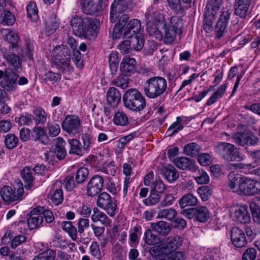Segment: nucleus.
<instances>
[{
	"label": "nucleus",
	"mask_w": 260,
	"mask_h": 260,
	"mask_svg": "<svg viewBox=\"0 0 260 260\" xmlns=\"http://www.w3.org/2000/svg\"><path fill=\"white\" fill-rule=\"evenodd\" d=\"M70 24L75 36L92 40L97 36L100 22L98 19L76 15L71 18Z\"/></svg>",
	"instance_id": "nucleus-1"
},
{
	"label": "nucleus",
	"mask_w": 260,
	"mask_h": 260,
	"mask_svg": "<svg viewBox=\"0 0 260 260\" xmlns=\"http://www.w3.org/2000/svg\"><path fill=\"white\" fill-rule=\"evenodd\" d=\"M146 30L149 35L158 41L163 39L162 27L166 26V19L163 13L149 8L145 14Z\"/></svg>",
	"instance_id": "nucleus-2"
},
{
	"label": "nucleus",
	"mask_w": 260,
	"mask_h": 260,
	"mask_svg": "<svg viewBox=\"0 0 260 260\" xmlns=\"http://www.w3.org/2000/svg\"><path fill=\"white\" fill-rule=\"evenodd\" d=\"M230 187L234 192L244 196H254L260 191V182L239 175L235 176L234 181L229 183Z\"/></svg>",
	"instance_id": "nucleus-3"
},
{
	"label": "nucleus",
	"mask_w": 260,
	"mask_h": 260,
	"mask_svg": "<svg viewBox=\"0 0 260 260\" xmlns=\"http://www.w3.org/2000/svg\"><path fill=\"white\" fill-rule=\"evenodd\" d=\"M122 100L124 107L134 112H140L146 106L145 96L135 88L127 89L123 94Z\"/></svg>",
	"instance_id": "nucleus-4"
},
{
	"label": "nucleus",
	"mask_w": 260,
	"mask_h": 260,
	"mask_svg": "<svg viewBox=\"0 0 260 260\" xmlns=\"http://www.w3.org/2000/svg\"><path fill=\"white\" fill-rule=\"evenodd\" d=\"M167 81L160 76H154L146 80L143 85L145 95L149 99L161 96L166 92Z\"/></svg>",
	"instance_id": "nucleus-5"
},
{
	"label": "nucleus",
	"mask_w": 260,
	"mask_h": 260,
	"mask_svg": "<svg viewBox=\"0 0 260 260\" xmlns=\"http://www.w3.org/2000/svg\"><path fill=\"white\" fill-rule=\"evenodd\" d=\"M70 49L63 45L56 46L52 51L54 64L62 72L73 70L70 64Z\"/></svg>",
	"instance_id": "nucleus-6"
},
{
	"label": "nucleus",
	"mask_w": 260,
	"mask_h": 260,
	"mask_svg": "<svg viewBox=\"0 0 260 260\" xmlns=\"http://www.w3.org/2000/svg\"><path fill=\"white\" fill-rule=\"evenodd\" d=\"M230 216L235 222L247 223L250 221L248 207L242 204H233L229 207Z\"/></svg>",
	"instance_id": "nucleus-7"
},
{
	"label": "nucleus",
	"mask_w": 260,
	"mask_h": 260,
	"mask_svg": "<svg viewBox=\"0 0 260 260\" xmlns=\"http://www.w3.org/2000/svg\"><path fill=\"white\" fill-rule=\"evenodd\" d=\"M62 130L70 135L75 136L80 132L81 123L78 116L67 115L61 122Z\"/></svg>",
	"instance_id": "nucleus-8"
},
{
	"label": "nucleus",
	"mask_w": 260,
	"mask_h": 260,
	"mask_svg": "<svg viewBox=\"0 0 260 260\" xmlns=\"http://www.w3.org/2000/svg\"><path fill=\"white\" fill-rule=\"evenodd\" d=\"M17 186L14 190L9 186H5L1 189V197L4 202L10 203L20 198L24 192L23 187L22 183L17 184Z\"/></svg>",
	"instance_id": "nucleus-9"
},
{
	"label": "nucleus",
	"mask_w": 260,
	"mask_h": 260,
	"mask_svg": "<svg viewBox=\"0 0 260 260\" xmlns=\"http://www.w3.org/2000/svg\"><path fill=\"white\" fill-rule=\"evenodd\" d=\"M97 206L105 210L107 214L112 217L116 213L117 204L111 197L107 192L100 193L97 199Z\"/></svg>",
	"instance_id": "nucleus-10"
},
{
	"label": "nucleus",
	"mask_w": 260,
	"mask_h": 260,
	"mask_svg": "<svg viewBox=\"0 0 260 260\" xmlns=\"http://www.w3.org/2000/svg\"><path fill=\"white\" fill-rule=\"evenodd\" d=\"M18 75L11 69L7 68L5 71V76L1 81L2 87L6 90L12 91L17 87L16 81Z\"/></svg>",
	"instance_id": "nucleus-11"
},
{
	"label": "nucleus",
	"mask_w": 260,
	"mask_h": 260,
	"mask_svg": "<svg viewBox=\"0 0 260 260\" xmlns=\"http://www.w3.org/2000/svg\"><path fill=\"white\" fill-rule=\"evenodd\" d=\"M42 212V208L41 207H37L30 212L27 219L29 230L36 229L42 225L43 222Z\"/></svg>",
	"instance_id": "nucleus-12"
},
{
	"label": "nucleus",
	"mask_w": 260,
	"mask_h": 260,
	"mask_svg": "<svg viewBox=\"0 0 260 260\" xmlns=\"http://www.w3.org/2000/svg\"><path fill=\"white\" fill-rule=\"evenodd\" d=\"M104 179L100 175H94L87 184V193L90 197L98 195L103 187Z\"/></svg>",
	"instance_id": "nucleus-13"
},
{
	"label": "nucleus",
	"mask_w": 260,
	"mask_h": 260,
	"mask_svg": "<svg viewBox=\"0 0 260 260\" xmlns=\"http://www.w3.org/2000/svg\"><path fill=\"white\" fill-rule=\"evenodd\" d=\"M175 21V18L172 17L166 19V26L162 27V30H164V42L166 44L172 43L176 39L177 27L172 25V22Z\"/></svg>",
	"instance_id": "nucleus-14"
},
{
	"label": "nucleus",
	"mask_w": 260,
	"mask_h": 260,
	"mask_svg": "<svg viewBox=\"0 0 260 260\" xmlns=\"http://www.w3.org/2000/svg\"><path fill=\"white\" fill-rule=\"evenodd\" d=\"M127 8L125 0H114L111 6L110 21L115 23L121 14Z\"/></svg>",
	"instance_id": "nucleus-15"
},
{
	"label": "nucleus",
	"mask_w": 260,
	"mask_h": 260,
	"mask_svg": "<svg viewBox=\"0 0 260 260\" xmlns=\"http://www.w3.org/2000/svg\"><path fill=\"white\" fill-rule=\"evenodd\" d=\"M231 239L233 245L237 248L243 247L247 244L244 231L237 227H234L231 230Z\"/></svg>",
	"instance_id": "nucleus-16"
},
{
	"label": "nucleus",
	"mask_w": 260,
	"mask_h": 260,
	"mask_svg": "<svg viewBox=\"0 0 260 260\" xmlns=\"http://www.w3.org/2000/svg\"><path fill=\"white\" fill-rule=\"evenodd\" d=\"M234 141L242 146L245 145H255L257 138L251 133H237L232 136Z\"/></svg>",
	"instance_id": "nucleus-17"
},
{
	"label": "nucleus",
	"mask_w": 260,
	"mask_h": 260,
	"mask_svg": "<svg viewBox=\"0 0 260 260\" xmlns=\"http://www.w3.org/2000/svg\"><path fill=\"white\" fill-rule=\"evenodd\" d=\"M141 24L138 19L131 20L124 28L123 34L124 38H129L136 35L140 34Z\"/></svg>",
	"instance_id": "nucleus-18"
},
{
	"label": "nucleus",
	"mask_w": 260,
	"mask_h": 260,
	"mask_svg": "<svg viewBox=\"0 0 260 260\" xmlns=\"http://www.w3.org/2000/svg\"><path fill=\"white\" fill-rule=\"evenodd\" d=\"M175 166L179 169L188 170L194 172L197 170V166L195 162L191 159L186 157L176 158L173 160Z\"/></svg>",
	"instance_id": "nucleus-19"
},
{
	"label": "nucleus",
	"mask_w": 260,
	"mask_h": 260,
	"mask_svg": "<svg viewBox=\"0 0 260 260\" xmlns=\"http://www.w3.org/2000/svg\"><path fill=\"white\" fill-rule=\"evenodd\" d=\"M136 61L129 56H124L120 63V70L126 75L134 74L136 71Z\"/></svg>",
	"instance_id": "nucleus-20"
},
{
	"label": "nucleus",
	"mask_w": 260,
	"mask_h": 260,
	"mask_svg": "<svg viewBox=\"0 0 260 260\" xmlns=\"http://www.w3.org/2000/svg\"><path fill=\"white\" fill-rule=\"evenodd\" d=\"M13 49L9 48L8 50H6L3 52L4 57L6 59L7 62L14 69L19 72L21 70V63L20 58L18 56L14 54Z\"/></svg>",
	"instance_id": "nucleus-21"
},
{
	"label": "nucleus",
	"mask_w": 260,
	"mask_h": 260,
	"mask_svg": "<svg viewBox=\"0 0 260 260\" xmlns=\"http://www.w3.org/2000/svg\"><path fill=\"white\" fill-rule=\"evenodd\" d=\"M103 0H85L83 9L84 13L93 15L102 9Z\"/></svg>",
	"instance_id": "nucleus-22"
},
{
	"label": "nucleus",
	"mask_w": 260,
	"mask_h": 260,
	"mask_svg": "<svg viewBox=\"0 0 260 260\" xmlns=\"http://www.w3.org/2000/svg\"><path fill=\"white\" fill-rule=\"evenodd\" d=\"M183 238L180 236H174L168 240L167 243L162 245V252L165 254H168L171 251L177 249L182 244Z\"/></svg>",
	"instance_id": "nucleus-23"
},
{
	"label": "nucleus",
	"mask_w": 260,
	"mask_h": 260,
	"mask_svg": "<svg viewBox=\"0 0 260 260\" xmlns=\"http://www.w3.org/2000/svg\"><path fill=\"white\" fill-rule=\"evenodd\" d=\"M32 170L30 167H25L21 171L20 175L23 179L26 189L29 190L33 186L35 177L33 176Z\"/></svg>",
	"instance_id": "nucleus-24"
},
{
	"label": "nucleus",
	"mask_w": 260,
	"mask_h": 260,
	"mask_svg": "<svg viewBox=\"0 0 260 260\" xmlns=\"http://www.w3.org/2000/svg\"><path fill=\"white\" fill-rule=\"evenodd\" d=\"M32 132L35 141H39L44 145L49 143V138L44 128L41 126H35L32 128Z\"/></svg>",
	"instance_id": "nucleus-25"
},
{
	"label": "nucleus",
	"mask_w": 260,
	"mask_h": 260,
	"mask_svg": "<svg viewBox=\"0 0 260 260\" xmlns=\"http://www.w3.org/2000/svg\"><path fill=\"white\" fill-rule=\"evenodd\" d=\"M250 154L254 161V163L247 164H229V169H231L232 167H235V165L238 166L240 168H242L243 169L250 170L252 168H255L256 166L260 164V150L251 152H250Z\"/></svg>",
	"instance_id": "nucleus-26"
},
{
	"label": "nucleus",
	"mask_w": 260,
	"mask_h": 260,
	"mask_svg": "<svg viewBox=\"0 0 260 260\" xmlns=\"http://www.w3.org/2000/svg\"><path fill=\"white\" fill-rule=\"evenodd\" d=\"M250 0H237L235 6V14L241 18H244L247 13Z\"/></svg>",
	"instance_id": "nucleus-27"
},
{
	"label": "nucleus",
	"mask_w": 260,
	"mask_h": 260,
	"mask_svg": "<svg viewBox=\"0 0 260 260\" xmlns=\"http://www.w3.org/2000/svg\"><path fill=\"white\" fill-rule=\"evenodd\" d=\"M1 32L5 37L6 41L10 44L9 46V48H15L16 49L17 47L15 46V44L19 40L18 34L15 31L10 29L2 30Z\"/></svg>",
	"instance_id": "nucleus-28"
},
{
	"label": "nucleus",
	"mask_w": 260,
	"mask_h": 260,
	"mask_svg": "<svg viewBox=\"0 0 260 260\" xmlns=\"http://www.w3.org/2000/svg\"><path fill=\"white\" fill-rule=\"evenodd\" d=\"M55 154L59 160H62L65 158L67 151L63 145H56L54 152L50 151L45 153V158L50 162L52 160V157Z\"/></svg>",
	"instance_id": "nucleus-29"
},
{
	"label": "nucleus",
	"mask_w": 260,
	"mask_h": 260,
	"mask_svg": "<svg viewBox=\"0 0 260 260\" xmlns=\"http://www.w3.org/2000/svg\"><path fill=\"white\" fill-rule=\"evenodd\" d=\"M228 23V11H223L217 21L215 31L218 39L220 38L224 32Z\"/></svg>",
	"instance_id": "nucleus-30"
},
{
	"label": "nucleus",
	"mask_w": 260,
	"mask_h": 260,
	"mask_svg": "<svg viewBox=\"0 0 260 260\" xmlns=\"http://www.w3.org/2000/svg\"><path fill=\"white\" fill-rule=\"evenodd\" d=\"M179 204L182 209L188 206H194L198 203L197 197L192 193L183 195L179 200Z\"/></svg>",
	"instance_id": "nucleus-31"
},
{
	"label": "nucleus",
	"mask_w": 260,
	"mask_h": 260,
	"mask_svg": "<svg viewBox=\"0 0 260 260\" xmlns=\"http://www.w3.org/2000/svg\"><path fill=\"white\" fill-rule=\"evenodd\" d=\"M33 120L36 126L44 125L47 121V114L42 108H38L33 110Z\"/></svg>",
	"instance_id": "nucleus-32"
},
{
	"label": "nucleus",
	"mask_w": 260,
	"mask_h": 260,
	"mask_svg": "<svg viewBox=\"0 0 260 260\" xmlns=\"http://www.w3.org/2000/svg\"><path fill=\"white\" fill-rule=\"evenodd\" d=\"M91 218L93 222L100 221L102 224L105 225L109 224L111 222L109 218L96 207L93 208V214L91 215Z\"/></svg>",
	"instance_id": "nucleus-33"
},
{
	"label": "nucleus",
	"mask_w": 260,
	"mask_h": 260,
	"mask_svg": "<svg viewBox=\"0 0 260 260\" xmlns=\"http://www.w3.org/2000/svg\"><path fill=\"white\" fill-rule=\"evenodd\" d=\"M151 228L155 232L162 236L167 235L171 230L170 224L164 221L152 223Z\"/></svg>",
	"instance_id": "nucleus-34"
},
{
	"label": "nucleus",
	"mask_w": 260,
	"mask_h": 260,
	"mask_svg": "<svg viewBox=\"0 0 260 260\" xmlns=\"http://www.w3.org/2000/svg\"><path fill=\"white\" fill-rule=\"evenodd\" d=\"M121 100V94L119 91L115 87L109 89L107 93V100L108 104L112 106L118 105Z\"/></svg>",
	"instance_id": "nucleus-35"
},
{
	"label": "nucleus",
	"mask_w": 260,
	"mask_h": 260,
	"mask_svg": "<svg viewBox=\"0 0 260 260\" xmlns=\"http://www.w3.org/2000/svg\"><path fill=\"white\" fill-rule=\"evenodd\" d=\"M68 142L70 146L69 150L70 154L81 155L84 153L82 148V144L79 140L76 139H69Z\"/></svg>",
	"instance_id": "nucleus-36"
},
{
	"label": "nucleus",
	"mask_w": 260,
	"mask_h": 260,
	"mask_svg": "<svg viewBox=\"0 0 260 260\" xmlns=\"http://www.w3.org/2000/svg\"><path fill=\"white\" fill-rule=\"evenodd\" d=\"M15 21L14 15L9 11L5 10L0 15V26H11Z\"/></svg>",
	"instance_id": "nucleus-37"
},
{
	"label": "nucleus",
	"mask_w": 260,
	"mask_h": 260,
	"mask_svg": "<svg viewBox=\"0 0 260 260\" xmlns=\"http://www.w3.org/2000/svg\"><path fill=\"white\" fill-rule=\"evenodd\" d=\"M59 26V23L56 19V16L54 14L45 21L46 33L48 35L54 32Z\"/></svg>",
	"instance_id": "nucleus-38"
},
{
	"label": "nucleus",
	"mask_w": 260,
	"mask_h": 260,
	"mask_svg": "<svg viewBox=\"0 0 260 260\" xmlns=\"http://www.w3.org/2000/svg\"><path fill=\"white\" fill-rule=\"evenodd\" d=\"M162 173L165 178L170 183L175 181L179 177L177 171L173 166L163 168Z\"/></svg>",
	"instance_id": "nucleus-39"
},
{
	"label": "nucleus",
	"mask_w": 260,
	"mask_h": 260,
	"mask_svg": "<svg viewBox=\"0 0 260 260\" xmlns=\"http://www.w3.org/2000/svg\"><path fill=\"white\" fill-rule=\"evenodd\" d=\"M177 216V211L173 208H168L160 209L158 211L157 217L164 218L167 220L171 221Z\"/></svg>",
	"instance_id": "nucleus-40"
},
{
	"label": "nucleus",
	"mask_w": 260,
	"mask_h": 260,
	"mask_svg": "<svg viewBox=\"0 0 260 260\" xmlns=\"http://www.w3.org/2000/svg\"><path fill=\"white\" fill-rule=\"evenodd\" d=\"M24 50L26 58L30 60H32L35 51L34 41L29 38H25L24 40Z\"/></svg>",
	"instance_id": "nucleus-41"
},
{
	"label": "nucleus",
	"mask_w": 260,
	"mask_h": 260,
	"mask_svg": "<svg viewBox=\"0 0 260 260\" xmlns=\"http://www.w3.org/2000/svg\"><path fill=\"white\" fill-rule=\"evenodd\" d=\"M244 158V155L233 144L229 143V159L231 161H240Z\"/></svg>",
	"instance_id": "nucleus-42"
},
{
	"label": "nucleus",
	"mask_w": 260,
	"mask_h": 260,
	"mask_svg": "<svg viewBox=\"0 0 260 260\" xmlns=\"http://www.w3.org/2000/svg\"><path fill=\"white\" fill-rule=\"evenodd\" d=\"M62 229L67 232L73 240L77 238V230L71 221H65L62 222Z\"/></svg>",
	"instance_id": "nucleus-43"
},
{
	"label": "nucleus",
	"mask_w": 260,
	"mask_h": 260,
	"mask_svg": "<svg viewBox=\"0 0 260 260\" xmlns=\"http://www.w3.org/2000/svg\"><path fill=\"white\" fill-rule=\"evenodd\" d=\"M196 219L199 222H204L209 218V211L204 206L196 208Z\"/></svg>",
	"instance_id": "nucleus-44"
},
{
	"label": "nucleus",
	"mask_w": 260,
	"mask_h": 260,
	"mask_svg": "<svg viewBox=\"0 0 260 260\" xmlns=\"http://www.w3.org/2000/svg\"><path fill=\"white\" fill-rule=\"evenodd\" d=\"M81 140L82 141V148L84 153H88L90 148L93 145V137L91 134L89 133H84L81 135Z\"/></svg>",
	"instance_id": "nucleus-45"
},
{
	"label": "nucleus",
	"mask_w": 260,
	"mask_h": 260,
	"mask_svg": "<svg viewBox=\"0 0 260 260\" xmlns=\"http://www.w3.org/2000/svg\"><path fill=\"white\" fill-rule=\"evenodd\" d=\"M200 151V146L194 142H191L185 145L183 148V153L191 157L197 155Z\"/></svg>",
	"instance_id": "nucleus-46"
},
{
	"label": "nucleus",
	"mask_w": 260,
	"mask_h": 260,
	"mask_svg": "<svg viewBox=\"0 0 260 260\" xmlns=\"http://www.w3.org/2000/svg\"><path fill=\"white\" fill-rule=\"evenodd\" d=\"M113 121L115 124L120 126H125L129 123L127 115L122 111H117L115 113Z\"/></svg>",
	"instance_id": "nucleus-47"
},
{
	"label": "nucleus",
	"mask_w": 260,
	"mask_h": 260,
	"mask_svg": "<svg viewBox=\"0 0 260 260\" xmlns=\"http://www.w3.org/2000/svg\"><path fill=\"white\" fill-rule=\"evenodd\" d=\"M130 38L132 48L137 51L140 50L143 48L144 44V37L141 34L136 35Z\"/></svg>",
	"instance_id": "nucleus-48"
},
{
	"label": "nucleus",
	"mask_w": 260,
	"mask_h": 260,
	"mask_svg": "<svg viewBox=\"0 0 260 260\" xmlns=\"http://www.w3.org/2000/svg\"><path fill=\"white\" fill-rule=\"evenodd\" d=\"M18 138L13 134L6 135L4 140L5 146L9 149H12L17 145L18 143Z\"/></svg>",
	"instance_id": "nucleus-49"
},
{
	"label": "nucleus",
	"mask_w": 260,
	"mask_h": 260,
	"mask_svg": "<svg viewBox=\"0 0 260 260\" xmlns=\"http://www.w3.org/2000/svg\"><path fill=\"white\" fill-rule=\"evenodd\" d=\"M55 256L56 251L51 249H48L35 256L33 260H54Z\"/></svg>",
	"instance_id": "nucleus-50"
},
{
	"label": "nucleus",
	"mask_w": 260,
	"mask_h": 260,
	"mask_svg": "<svg viewBox=\"0 0 260 260\" xmlns=\"http://www.w3.org/2000/svg\"><path fill=\"white\" fill-rule=\"evenodd\" d=\"M197 192L203 201H207L212 193V188L209 186H202L199 187Z\"/></svg>",
	"instance_id": "nucleus-51"
},
{
	"label": "nucleus",
	"mask_w": 260,
	"mask_h": 260,
	"mask_svg": "<svg viewBox=\"0 0 260 260\" xmlns=\"http://www.w3.org/2000/svg\"><path fill=\"white\" fill-rule=\"evenodd\" d=\"M181 118L180 117H177L176 121L173 122L168 129V132H171L169 134V136H172L183 128V126L181 123Z\"/></svg>",
	"instance_id": "nucleus-52"
},
{
	"label": "nucleus",
	"mask_w": 260,
	"mask_h": 260,
	"mask_svg": "<svg viewBox=\"0 0 260 260\" xmlns=\"http://www.w3.org/2000/svg\"><path fill=\"white\" fill-rule=\"evenodd\" d=\"M48 134L51 137H56L59 135L60 132V125L55 122H48L46 127Z\"/></svg>",
	"instance_id": "nucleus-53"
},
{
	"label": "nucleus",
	"mask_w": 260,
	"mask_h": 260,
	"mask_svg": "<svg viewBox=\"0 0 260 260\" xmlns=\"http://www.w3.org/2000/svg\"><path fill=\"white\" fill-rule=\"evenodd\" d=\"M26 11L28 17L32 20L35 21L38 19V10L35 3L30 2L26 7Z\"/></svg>",
	"instance_id": "nucleus-54"
},
{
	"label": "nucleus",
	"mask_w": 260,
	"mask_h": 260,
	"mask_svg": "<svg viewBox=\"0 0 260 260\" xmlns=\"http://www.w3.org/2000/svg\"><path fill=\"white\" fill-rule=\"evenodd\" d=\"M16 122L20 125H30L32 123L33 117L30 114L25 113L15 118Z\"/></svg>",
	"instance_id": "nucleus-55"
},
{
	"label": "nucleus",
	"mask_w": 260,
	"mask_h": 260,
	"mask_svg": "<svg viewBox=\"0 0 260 260\" xmlns=\"http://www.w3.org/2000/svg\"><path fill=\"white\" fill-rule=\"evenodd\" d=\"M169 7L176 13L181 14L184 7L181 4V0H167Z\"/></svg>",
	"instance_id": "nucleus-56"
},
{
	"label": "nucleus",
	"mask_w": 260,
	"mask_h": 260,
	"mask_svg": "<svg viewBox=\"0 0 260 260\" xmlns=\"http://www.w3.org/2000/svg\"><path fill=\"white\" fill-rule=\"evenodd\" d=\"M144 239L146 244L154 245L158 243V239L157 236L152 233L150 230H147L144 233Z\"/></svg>",
	"instance_id": "nucleus-57"
},
{
	"label": "nucleus",
	"mask_w": 260,
	"mask_h": 260,
	"mask_svg": "<svg viewBox=\"0 0 260 260\" xmlns=\"http://www.w3.org/2000/svg\"><path fill=\"white\" fill-rule=\"evenodd\" d=\"M150 187L151 191L158 194L162 193L166 188L165 185L159 178H156Z\"/></svg>",
	"instance_id": "nucleus-58"
},
{
	"label": "nucleus",
	"mask_w": 260,
	"mask_h": 260,
	"mask_svg": "<svg viewBox=\"0 0 260 260\" xmlns=\"http://www.w3.org/2000/svg\"><path fill=\"white\" fill-rule=\"evenodd\" d=\"M88 175V170L85 168H80L76 172V181L77 183H82L84 182L87 178Z\"/></svg>",
	"instance_id": "nucleus-59"
},
{
	"label": "nucleus",
	"mask_w": 260,
	"mask_h": 260,
	"mask_svg": "<svg viewBox=\"0 0 260 260\" xmlns=\"http://www.w3.org/2000/svg\"><path fill=\"white\" fill-rule=\"evenodd\" d=\"M63 200V195L62 189L60 188L55 189L51 197L52 203L55 205H58L61 203Z\"/></svg>",
	"instance_id": "nucleus-60"
},
{
	"label": "nucleus",
	"mask_w": 260,
	"mask_h": 260,
	"mask_svg": "<svg viewBox=\"0 0 260 260\" xmlns=\"http://www.w3.org/2000/svg\"><path fill=\"white\" fill-rule=\"evenodd\" d=\"M160 197L159 194L151 191L149 197L144 200L143 202L146 206H152L158 203Z\"/></svg>",
	"instance_id": "nucleus-61"
},
{
	"label": "nucleus",
	"mask_w": 260,
	"mask_h": 260,
	"mask_svg": "<svg viewBox=\"0 0 260 260\" xmlns=\"http://www.w3.org/2000/svg\"><path fill=\"white\" fill-rule=\"evenodd\" d=\"M89 226V220L87 218H80L77 222V231L79 234L84 233L85 229Z\"/></svg>",
	"instance_id": "nucleus-62"
},
{
	"label": "nucleus",
	"mask_w": 260,
	"mask_h": 260,
	"mask_svg": "<svg viewBox=\"0 0 260 260\" xmlns=\"http://www.w3.org/2000/svg\"><path fill=\"white\" fill-rule=\"evenodd\" d=\"M257 252L254 248H248L242 255V260H255Z\"/></svg>",
	"instance_id": "nucleus-63"
},
{
	"label": "nucleus",
	"mask_w": 260,
	"mask_h": 260,
	"mask_svg": "<svg viewBox=\"0 0 260 260\" xmlns=\"http://www.w3.org/2000/svg\"><path fill=\"white\" fill-rule=\"evenodd\" d=\"M89 250L90 253L95 258L100 259L102 257L101 251L98 243L95 241H93L90 247Z\"/></svg>",
	"instance_id": "nucleus-64"
}]
</instances>
